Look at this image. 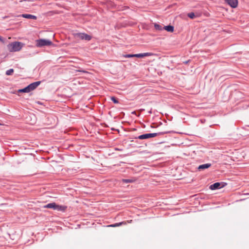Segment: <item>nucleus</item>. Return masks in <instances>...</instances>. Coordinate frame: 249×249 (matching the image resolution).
Instances as JSON below:
<instances>
[{
	"mask_svg": "<svg viewBox=\"0 0 249 249\" xmlns=\"http://www.w3.org/2000/svg\"><path fill=\"white\" fill-rule=\"evenodd\" d=\"M188 62H189L188 61H185V64H187V63H188Z\"/></svg>",
	"mask_w": 249,
	"mask_h": 249,
	"instance_id": "28",
	"label": "nucleus"
},
{
	"mask_svg": "<svg viewBox=\"0 0 249 249\" xmlns=\"http://www.w3.org/2000/svg\"><path fill=\"white\" fill-rule=\"evenodd\" d=\"M238 0H234V8L237 6Z\"/></svg>",
	"mask_w": 249,
	"mask_h": 249,
	"instance_id": "25",
	"label": "nucleus"
},
{
	"mask_svg": "<svg viewBox=\"0 0 249 249\" xmlns=\"http://www.w3.org/2000/svg\"><path fill=\"white\" fill-rule=\"evenodd\" d=\"M124 56L126 58H131V57H135V55H134V54H127L124 55Z\"/></svg>",
	"mask_w": 249,
	"mask_h": 249,
	"instance_id": "23",
	"label": "nucleus"
},
{
	"mask_svg": "<svg viewBox=\"0 0 249 249\" xmlns=\"http://www.w3.org/2000/svg\"><path fill=\"white\" fill-rule=\"evenodd\" d=\"M155 137H156V134H154V133H146V134H144L140 135L138 137H136L135 139L143 140V139H149V138Z\"/></svg>",
	"mask_w": 249,
	"mask_h": 249,
	"instance_id": "5",
	"label": "nucleus"
},
{
	"mask_svg": "<svg viewBox=\"0 0 249 249\" xmlns=\"http://www.w3.org/2000/svg\"><path fill=\"white\" fill-rule=\"evenodd\" d=\"M75 38L89 41L91 36L85 33H77L73 34Z\"/></svg>",
	"mask_w": 249,
	"mask_h": 249,
	"instance_id": "2",
	"label": "nucleus"
},
{
	"mask_svg": "<svg viewBox=\"0 0 249 249\" xmlns=\"http://www.w3.org/2000/svg\"><path fill=\"white\" fill-rule=\"evenodd\" d=\"M245 154L241 150H234V158L237 161L242 160L244 158Z\"/></svg>",
	"mask_w": 249,
	"mask_h": 249,
	"instance_id": "4",
	"label": "nucleus"
},
{
	"mask_svg": "<svg viewBox=\"0 0 249 249\" xmlns=\"http://www.w3.org/2000/svg\"><path fill=\"white\" fill-rule=\"evenodd\" d=\"M223 185L220 182L214 183L210 186L209 188L212 190H214L218 189L221 188Z\"/></svg>",
	"mask_w": 249,
	"mask_h": 249,
	"instance_id": "6",
	"label": "nucleus"
},
{
	"mask_svg": "<svg viewBox=\"0 0 249 249\" xmlns=\"http://www.w3.org/2000/svg\"><path fill=\"white\" fill-rule=\"evenodd\" d=\"M77 71H79V72L85 73H88V72L87 71H86L85 70H77Z\"/></svg>",
	"mask_w": 249,
	"mask_h": 249,
	"instance_id": "24",
	"label": "nucleus"
},
{
	"mask_svg": "<svg viewBox=\"0 0 249 249\" xmlns=\"http://www.w3.org/2000/svg\"><path fill=\"white\" fill-rule=\"evenodd\" d=\"M170 133V131H162V132H159L157 133H154V134H156V137L158 136H161L165 134H168Z\"/></svg>",
	"mask_w": 249,
	"mask_h": 249,
	"instance_id": "17",
	"label": "nucleus"
},
{
	"mask_svg": "<svg viewBox=\"0 0 249 249\" xmlns=\"http://www.w3.org/2000/svg\"><path fill=\"white\" fill-rule=\"evenodd\" d=\"M36 46L38 47H41L45 46H50L53 44L51 41L45 39H40L36 41Z\"/></svg>",
	"mask_w": 249,
	"mask_h": 249,
	"instance_id": "3",
	"label": "nucleus"
},
{
	"mask_svg": "<svg viewBox=\"0 0 249 249\" xmlns=\"http://www.w3.org/2000/svg\"><path fill=\"white\" fill-rule=\"evenodd\" d=\"M153 53H144L138 54H134L135 57L138 58H142L145 56H149L152 55Z\"/></svg>",
	"mask_w": 249,
	"mask_h": 249,
	"instance_id": "8",
	"label": "nucleus"
},
{
	"mask_svg": "<svg viewBox=\"0 0 249 249\" xmlns=\"http://www.w3.org/2000/svg\"><path fill=\"white\" fill-rule=\"evenodd\" d=\"M188 17L191 19H193L195 17V15L194 13L191 12L188 14Z\"/></svg>",
	"mask_w": 249,
	"mask_h": 249,
	"instance_id": "21",
	"label": "nucleus"
},
{
	"mask_svg": "<svg viewBox=\"0 0 249 249\" xmlns=\"http://www.w3.org/2000/svg\"><path fill=\"white\" fill-rule=\"evenodd\" d=\"M226 3H227L231 8H233V0H225Z\"/></svg>",
	"mask_w": 249,
	"mask_h": 249,
	"instance_id": "19",
	"label": "nucleus"
},
{
	"mask_svg": "<svg viewBox=\"0 0 249 249\" xmlns=\"http://www.w3.org/2000/svg\"><path fill=\"white\" fill-rule=\"evenodd\" d=\"M23 46V43L16 41L9 44L7 47L10 52H18L21 49Z\"/></svg>",
	"mask_w": 249,
	"mask_h": 249,
	"instance_id": "1",
	"label": "nucleus"
},
{
	"mask_svg": "<svg viewBox=\"0 0 249 249\" xmlns=\"http://www.w3.org/2000/svg\"><path fill=\"white\" fill-rule=\"evenodd\" d=\"M27 0H20V1H26Z\"/></svg>",
	"mask_w": 249,
	"mask_h": 249,
	"instance_id": "29",
	"label": "nucleus"
},
{
	"mask_svg": "<svg viewBox=\"0 0 249 249\" xmlns=\"http://www.w3.org/2000/svg\"><path fill=\"white\" fill-rule=\"evenodd\" d=\"M56 205L57 204L54 202L50 203H48V204L45 205L44 206V208L53 209L54 210H56Z\"/></svg>",
	"mask_w": 249,
	"mask_h": 249,
	"instance_id": "11",
	"label": "nucleus"
},
{
	"mask_svg": "<svg viewBox=\"0 0 249 249\" xmlns=\"http://www.w3.org/2000/svg\"><path fill=\"white\" fill-rule=\"evenodd\" d=\"M154 27H155V28L157 30H159V31H161L163 29V28L162 27V26L160 25V24H158L157 23H155L154 24Z\"/></svg>",
	"mask_w": 249,
	"mask_h": 249,
	"instance_id": "18",
	"label": "nucleus"
},
{
	"mask_svg": "<svg viewBox=\"0 0 249 249\" xmlns=\"http://www.w3.org/2000/svg\"><path fill=\"white\" fill-rule=\"evenodd\" d=\"M124 222H119V223H115V224H113L109 225L107 226V227H118V226H121L123 224H124Z\"/></svg>",
	"mask_w": 249,
	"mask_h": 249,
	"instance_id": "16",
	"label": "nucleus"
},
{
	"mask_svg": "<svg viewBox=\"0 0 249 249\" xmlns=\"http://www.w3.org/2000/svg\"><path fill=\"white\" fill-rule=\"evenodd\" d=\"M136 179L133 178L131 179H123L122 181L124 183H130L135 182Z\"/></svg>",
	"mask_w": 249,
	"mask_h": 249,
	"instance_id": "14",
	"label": "nucleus"
},
{
	"mask_svg": "<svg viewBox=\"0 0 249 249\" xmlns=\"http://www.w3.org/2000/svg\"><path fill=\"white\" fill-rule=\"evenodd\" d=\"M163 29L166 30L167 31H168L169 32H171V33L173 32L174 30V26L172 25H170L164 26Z\"/></svg>",
	"mask_w": 249,
	"mask_h": 249,
	"instance_id": "12",
	"label": "nucleus"
},
{
	"mask_svg": "<svg viewBox=\"0 0 249 249\" xmlns=\"http://www.w3.org/2000/svg\"><path fill=\"white\" fill-rule=\"evenodd\" d=\"M212 164L211 163H205L204 164L200 165L198 167L197 169L199 171L203 170L204 169H207L211 166Z\"/></svg>",
	"mask_w": 249,
	"mask_h": 249,
	"instance_id": "9",
	"label": "nucleus"
},
{
	"mask_svg": "<svg viewBox=\"0 0 249 249\" xmlns=\"http://www.w3.org/2000/svg\"><path fill=\"white\" fill-rule=\"evenodd\" d=\"M18 17H22L25 18H29V19H36L37 18L34 15H30V14H22L21 15L18 16Z\"/></svg>",
	"mask_w": 249,
	"mask_h": 249,
	"instance_id": "10",
	"label": "nucleus"
},
{
	"mask_svg": "<svg viewBox=\"0 0 249 249\" xmlns=\"http://www.w3.org/2000/svg\"><path fill=\"white\" fill-rule=\"evenodd\" d=\"M67 207L66 206L56 205V210L58 211L65 212Z\"/></svg>",
	"mask_w": 249,
	"mask_h": 249,
	"instance_id": "13",
	"label": "nucleus"
},
{
	"mask_svg": "<svg viewBox=\"0 0 249 249\" xmlns=\"http://www.w3.org/2000/svg\"><path fill=\"white\" fill-rule=\"evenodd\" d=\"M1 124L0 123V125H1Z\"/></svg>",
	"mask_w": 249,
	"mask_h": 249,
	"instance_id": "30",
	"label": "nucleus"
},
{
	"mask_svg": "<svg viewBox=\"0 0 249 249\" xmlns=\"http://www.w3.org/2000/svg\"><path fill=\"white\" fill-rule=\"evenodd\" d=\"M40 81H36L29 84L28 86L31 91L36 89L40 84Z\"/></svg>",
	"mask_w": 249,
	"mask_h": 249,
	"instance_id": "7",
	"label": "nucleus"
},
{
	"mask_svg": "<svg viewBox=\"0 0 249 249\" xmlns=\"http://www.w3.org/2000/svg\"><path fill=\"white\" fill-rule=\"evenodd\" d=\"M111 100L115 104L119 103L118 100L114 96L111 97Z\"/></svg>",
	"mask_w": 249,
	"mask_h": 249,
	"instance_id": "22",
	"label": "nucleus"
},
{
	"mask_svg": "<svg viewBox=\"0 0 249 249\" xmlns=\"http://www.w3.org/2000/svg\"><path fill=\"white\" fill-rule=\"evenodd\" d=\"M115 150H118V151H122V149H119V148H115Z\"/></svg>",
	"mask_w": 249,
	"mask_h": 249,
	"instance_id": "27",
	"label": "nucleus"
},
{
	"mask_svg": "<svg viewBox=\"0 0 249 249\" xmlns=\"http://www.w3.org/2000/svg\"><path fill=\"white\" fill-rule=\"evenodd\" d=\"M14 72V70L13 69H10L9 70H8L6 71V74L7 75H11Z\"/></svg>",
	"mask_w": 249,
	"mask_h": 249,
	"instance_id": "20",
	"label": "nucleus"
},
{
	"mask_svg": "<svg viewBox=\"0 0 249 249\" xmlns=\"http://www.w3.org/2000/svg\"><path fill=\"white\" fill-rule=\"evenodd\" d=\"M30 90L28 87V86H27V87H26L25 88H23V89H19L18 90V92H26V93H28V92H30Z\"/></svg>",
	"mask_w": 249,
	"mask_h": 249,
	"instance_id": "15",
	"label": "nucleus"
},
{
	"mask_svg": "<svg viewBox=\"0 0 249 249\" xmlns=\"http://www.w3.org/2000/svg\"><path fill=\"white\" fill-rule=\"evenodd\" d=\"M0 41L1 42H4V39H3V38L0 36Z\"/></svg>",
	"mask_w": 249,
	"mask_h": 249,
	"instance_id": "26",
	"label": "nucleus"
}]
</instances>
